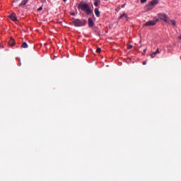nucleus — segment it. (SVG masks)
<instances>
[{"mask_svg":"<svg viewBox=\"0 0 181 181\" xmlns=\"http://www.w3.org/2000/svg\"><path fill=\"white\" fill-rule=\"evenodd\" d=\"M119 19H124V21H128V16L127 13H123L120 17Z\"/></svg>","mask_w":181,"mask_h":181,"instance_id":"nucleus-9","label":"nucleus"},{"mask_svg":"<svg viewBox=\"0 0 181 181\" xmlns=\"http://www.w3.org/2000/svg\"><path fill=\"white\" fill-rule=\"evenodd\" d=\"M147 0H140L141 4H145Z\"/></svg>","mask_w":181,"mask_h":181,"instance_id":"nucleus-18","label":"nucleus"},{"mask_svg":"<svg viewBox=\"0 0 181 181\" xmlns=\"http://www.w3.org/2000/svg\"><path fill=\"white\" fill-rule=\"evenodd\" d=\"M159 21V18H156V21H149L145 23L144 26H155Z\"/></svg>","mask_w":181,"mask_h":181,"instance_id":"nucleus-5","label":"nucleus"},{"mask_svg":"<svg viewBox=\"0 0 181 181\" xmlns=\"http://www.w3.org/2000/svg\"><path fill=\"white\" fill-rule=\"evenodd\" d=\"M10 18L11 19V21H13L14 22H16V21H18V17H16V14H11L10 16Z\"/></svg>","mask_w":181,"mask_h":181,"instance_id":"nucleus-7","label":"nucleus"},{"mask_svg":"<svg viewBox=\"0 0 181 181\" xmlns=\"http://www.w3.org/2000/svg\"><path fill=\"white\" fill-rule=\"evenodd\" d=\"M43 9V7H40V8H38V9H37V11H38V12H40V11H42Z\"/></svg>","mask_w":181,"mask_h":181,"instance_id":"nucleus-19","label":"nucleus"},{"mask_svg":"<svg viewBox=\"0 0 181 181\" xmlns=\"http://www.w3.org/2000/svg\"><path fill=\"white\" fill-rule=\"evenodd\" d=\"M28 0H23L19 4V6H25V5L28 4Z\"/></svg>","mask_w":181,"mask_h":181,"instance_id":"nucleus-10","label":"nucleus"},{"mask_svg":"<svg viewBox=\"0 0 181 181\" xmlns=\"http://www.w3.org/2000/svg\"><path fill=\"white\" fill-rule=\"evenodd\" d=\"M28 47L29 46L28 45V43H26V42H23V44L21 45V47L23 49H28Z\"/></svg>","mask_w":181,"mask_h":181,"instance_id":"nucleus-13","label":"nucleus"},{"mask_svg":"<svg viewBox=\"0 0 181 181\" xmlns=\"http://www.w3.org/2000/svg\"><path fill=\"white\" fill-rule=\"evenodd\" d=\"M170 23H172V25L175 26L176 25V21H175L174 20H170Z\"/></svg>","mask_w":181,"mask_h":181,"instance_id":"nucleus-15","label":"nucleus"},{"mask_svg":"<svg viewBox=\"0 0 181 181\" xmlns=\"http://www.w3.org/2000/svg\"><path fill=\"white\" fill-rule=\"evenodd\" d=\"M127 49H132V45H128Z\"/></svg>","mask_w":181,"mask_h":181,"instance_id":"nucleus-20","label":"nucleus"},{"mask_svg":"<svg viewBox=\"0 0 181 181\" xmlns=\"http://www.w3.org/2000/svg\"><path fill=\"white\" fill-rule=\"evenodd\" d=\"M78 9H81L83 12H86V15H91L93 13L91 6L87 3L81 2L78 6Z\"/></svg>","mask_w":181,"mask_h":181,"instance_id":"nucleus-1","label":"nucleus"},{"mask_svg":"<svg viewBox=\"0 0 181 181\" xmlns=\"http://www.w3.org/2000/svg\"><path fill=\"white\" fill-rule=\"evenodd\" d=\"M154 52H156V54H159V53H160V52H159V49H157Z\"/></svg>","mask_w":181,"mask_h":181,"instance_id":"nucleus-17","label":"nucleus"},{"mask_svg":"<svg viewBox=\"0 0 181 181\" xmlns=\"http://www.w3.org/2000/svg\"><path fill=\"white\" fill-rule=\"evenodd\" d=\"M95 15L97 16V18H100V13L98 8H95Z\"/></svg>","mask_w":181,"mask_h":181,"instance_id":"nucleus-11","label":"nucleus"},{"mask_svg":"<svg viewBox=\"0 0 181 181\" xmlns=\"http://www.w3.org/2000/svg\"><path fill=\"white\" fill-rule=\"evenodd\" d=\"M159 0H152L147 6H146V11H152L155 8V5H158Z\"/></svg>","mask_w":181,"mask_h":181,"instance_id":"nucleus-3","label":"nucleus"},{"mask_svg":"<svg viewBox=\"0 0 181 181\" xmlns=\"http://www.w3.org/2000/svg\"><path fill=\"white\" fill-rule=\"evenodd\" d=\"M158 18H159L160 19V21H163L165 23H170V22L169 21V17L165 13H158Z\"/></svg>","mask_w":181,"mask_h":181,"instance_id":"nucleus-4","label":"nucleus"},{"mask_svg":"<svg viewBox=\"0 0 181 181\" xmlns=\"http://www.w3.org/2000/svg\"><path fill=\"white\" fill-rule=\"evenodd\" d=\"M8 45L9 46H15V40L13 38H11L10 40L8 41Z\"/></svg>","mask_w":181,"mask_h":181,"instance_id":"nucleus-8","label":"nucleus"},{"mask_svg":"<svg viewBox=\"0 0 181 181\" xmlns=\"http://www.w3.org/2000/svg\"><path fill=\"white\" fill-rule=\"evenodd\" d=\"M88 23L89 28H93V26H94V21L91 18H88Z\"/></svg>","mask_w":181,"mask_h":181,"instance_id":"nucleus-6","label":"nucleus"},{"mask_svg":"<svg viewBox=\"0 0 181 181\" xmlns=\"http://www.w3.org/2000/svg\"><path fill=\"white\" fill-rule=\"evenodd\" d=\"M73 25L76 28H80L81 26H84L86 23H87V21L86 20H80V19H75L72 22Z\"/></svg>","mask_w":181,"mask_h":181,"instance_id":"nucleus-2","label":"nucleus"},{"mask_svg":"<svg viewBox=\"0 0 181 181\" xmlns=\"http://www.w3.org/2000/svg\"><path fill=\"white\" fill-rule=\"evenodd\" d=\"M124 6H125V4H124V5H123V6H122V8H124Z\"/></svg>","mask_w":181,"mask_h":181,"instance_id":"nucleus-22","label":"nucleus"},{"mask_svg":"<svg viewBox=\"0 0 181 181\" xmlns=\"http://www.w3.org/2000/svg\"><path fill=\"white\" fill-rule=\"evenodd\" d=\"M96 53H101V48H98L96 49Z\"/></svg>","mask_w":181,"mask_h":181,"instance_id":"nucleus-16","label":"nucleus"},{"mask_svg":"<svg viewBox=\"0 0 181 181\" xmlns=\"http://www.w3.org/2000/svg\"><path fill=\"white\" fill-rule=\"evenodd\" d=\"M144 52H146V49H144Z\"/></svg>","mask_w":181,"mask_h":181,"instance_id":"nucleus-24","label":"nucleus"},{"mask_svg":"<svg viewBox=\"0 0 181 181\" xmlns=\"http://www.w3.org/2000/svg\"><path fill=\"white\" fill-rule=\"evenodd\" d=\"M64 1V2H66V1H67V0H63Z\"/></svg>","mask_w":181,"mask_h":181,"instance_id":"nucleus-23","label":"nucleus"},{"mask_svg":"<svg viewBox=\"0 0 181 181\" xmlns=\"http://www.w3.org/2000/svg\"><path fill=\"white\" fill-rule=\"evenodd\" d=\"M143 64H144V65L146 64V62H143Z\"/></svg>","mask_w":181,"mask_h":181,"instance_id":"nucleus-21","label":"nucleus"},{"mask_svg":"<svg viewBox=\"0 0 181 181\" xmlns=\"http://www.w3.org/2000/svg\"><path fill=\"white\" fill-rule=\"evenodd\" d=\"M155 56H156V52L151 54V57L152 59H153V57H155Z\"/></svg>","mask_w":181,"mask_h":181,"instance_id":"nucleus-14","label":"nucleus"},{"mask_svg":"<svg viewBox=\"0 0 181 181\" xmlns=\"http://www.w3.org/2000/svg\"><path fill=\"white\" fill-rule=\"evenodd\" d=\"M94 6H98V5H100V4H101V1L100 0H94Z\"/></svg>","mask_w":181,"mask_h":181,"instance_id":"nucleus-12","label":"nucleus"}]
</instances>
